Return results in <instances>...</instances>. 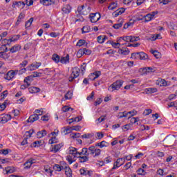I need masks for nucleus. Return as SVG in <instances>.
I'll return each mask as SVG.
<instances>
[{
    "label": "nucleus",
    "instance_id": "36",
    "mask_svg": "<svg viewBox=\"0 0 177 177\" xmlns=\"http://www.w3.org/2000/svg\"><path fill=\"white\" fill-rule=\"evenodd\" d=\"M65 175L66 177H73V171L69 167H66L65 169Z\"/></svg>",
    "mask_w": 177,
    "mask_h": 177
},
{
    "label": "nucleus",
    "instance_id": "48",
    "mask_svg": "<svg viewBox=\"0 0 177 177\" xmlns=\"http://www.w3.org/2000/svg\"><path fill=\"white\" fill-rule=\"evenodd\" d=\"M122 129L123 132H127V131H129L131 129V124H127L122 127Z\"/></svg>",
    "mask_w": 177,
    "mask_h": 177
},
{
    "label": "nucleus",
    "instance_id": "53",
    "mask_svg": "<svg viewBox=\"0 0 177 177\" xmlns=\"http://www.w3.org/2000/svg\"><path fill=\"white\" fill-rule=\"evenodd\" d=\"M12 114L14 115V118H17L19 115H20V111L17 109L12 110Z\"/></svg>",
    "mask_w": 177,
    "mask_h": 177
},
{
    "label": "nucleus",
    "instance_id": "24",
    "mask_svg": "<svg viewBox=\"0 0 177 177\" xmlns=\"http://www.w3.org/2000/svg\"><path fill=\"white\" fill-rule=\"evenodd\" d=\"M0 57L4 60H8L10 57V53H6V51L0 52Z\"/></svg>",
    "mask_w": 177,
    "mask_h": 177
},
{
    "label": "nucleus",
    "instance_id": "15",
    "mask_svg": "<svg viewBox=\"0 0 177 177\" xmlns=\"http://www.w3.org/2000/svg\"><path fill=\"white\" fill-rule=\"evenodd\" d=\"M100 75H102V72L96 71L88 75V80H90L91 81H95V80L99 78Z\"/></svg>",
    "mask_w": 177,
    "mask_h": 177
},
{
    "label": "nucleus",
    "instance_id": "55",
    "mask_svg": "<svg viewBox=\"0 0 177 177\" xmlns=\"http://www.w3.org/2000/svg\"><path fill=\"white\" fill-rule=\"evenodd\" d=\"M66 161H68V162H69L70 165H71L73 162H74V161H75L73 159V156L70 155L66 157Z\"/></svg>",
    "mask_w": 177,
    "mask_h": 177
},
{
    "label": "nucleus",
    "instance_id": "58",
    "mask_svg": "<svg viewBox=\"0 0 177 177\" xmlns=\"http://www.w3.org/2000/svg\"><path fill=\"white\" fill-rule=\"evenodd\" d=\"M90 30L89 26H84L82 29V34H86L87 32H89Z\"/></svg>",
    "mask_w": 177,
    "mask_h": 177
},
{
    "label": "nucleus",
    "instance_id": "33",
    "mask_svg": "<svg viewBox=\"0 0 177 177\" xmlns=\"http://www.w3.org/2000/svg\"><path fill=\"white\" fill-rule=\"evenodd\" d=\"M141 70L143 71L144 74H147V73L154 72V68L153 67H145V68H141Z\"/></svg>",
    "mask_w": 177,
    "mask_h": 177
},
{
    "label": "nucleus",
    "instance_id": "38",
    "mask_svg": "<svg viewBox=\"0 0 177 177\" xmlns=\"http://www.w3.org/2000/svg\"><path fill=\"white\" fill-rule=\"evenodd\" d=\"M150 52L156 59H160V57H161V53H160V52L158 50H151Z\"/></svg>",
    "mask_w": 177,
    "mask_h": 177
},
{
    "label": "nucleus",
    "instance_id": "27",
    "mask_svg": "<svg viewBox=\"0 0 177 177\" xmlns=\"http://www.w3.org/2000/svg\"><path fill=\"white\" fill-rule=\"evenodd\" d=\"M21 49V46L19 44H16L10 49V52L11 53H16V52H19Z\"/></svg>",
    "mask_w": 177,
    "mask_h": 177
},
{
    "label": "nucleus",
    "instance_id": "43",
    "mask_svg": "<svg viewBox=\"0 0 177 177\" xmlns=\"http://www.w3.org/2000/svg\"><path fill=\"white\" fill-rule=\"evenodd\" d=\"M2 46L6 48V45H10V40L9 39H4L1 41Z\"/></svg>",
    "mask_w": 177,
    "mask_h": 177
},
{
    "label": "nucleus",
    "instance_id": "50",
    "mask_svg": "<svg viewBox=\"0 0 177 177\" xmlns=\"http://www.w3.org/2000/svg\"><path fill=\"white\" fill-rule=\"evenodd\" d=\"M70 110L71 111H73V108H71L68 106H65L62 107V111H63V113H67V111H70Z\"/></svg>",
    "mask_w": 177,
    "mask_h": 177
},
{
    "label": "nucleus",
    "instance_id": "62",
    "mask_svg": "<svg viewBox=\"0 0 177 177\" xmlns=\"http://www.w3.org/2000/svg\"><path fill=\"white\" fill-rule=\"evenodd\" d=\"M85 42H86L85 40H84V39H80V40L77 41L76 46H82V45H85Z\"/></svg>",
    "mask_w": 177,
    "mask_h": 177
},
{
    "label": "nucleus",
    "instance_id": "56",
    "mask_svg": "<svg viewBox=\"0 0 177 177\" xmlns=\"http://www.w3.org/2000/svg\"><path fill=\"white\" fill-rule=\"evenodd\" d=\"M92 136H93V134H92V133L83 134L82 136V139H91V138H92Z\"/></svg>",
    "mask_w": 177,
    "mask_h": 177
},
{
    "label": "nucleus",
    "instance_id": "54",
    "mask_svg": "<svg viewBox=\"0 0 177 177\" xmlns=\"http://www.w3.org/2000/svg\"><path fill=\"white\" fill-rule=\"evenodd\" d=\"M84 48L80 49L78 50L77 53V57H82V56H84Z\"/></svg>",
    "mask_w": 177,
    "mask_h": 177
},
{
    "label": "nucleus",
    "instance_id": "61",
    "mask_svg": "<svg viewBox=\"0 0 177 177\" xmlns=\"http://www.w3.org/2000/svg\"><path fill=\"white\" fill-rule=\"evenodd\" d=\"M139 37L130 36V42H136V41H139Z\"/></svg>",
    "mask_w": 177,
    "mask_h": 177
},
{
    "label": "nucleus",
    "instance_id": "17",
    "mask_svg": "<svg viewBox=\"0 0 177 177\" xmlns=\"http://www.w3.org/2000/svg\"><path fill=\"white\" fill-rule=\"evenodd\" d=\"M40 3L44 6H50L55 4V0H40Z\"/></svg>",
    "mask_w": 177,
    "mask_h": 177
},
{
    "label": "nucleus",
    "instance_id": "3",
    "mask_svg": "<svg viewBox=\"0 0 177 177\" xmlns=\"http://www.w3.org/2000/svg\"><path fill=\"white\" fill-rule=\"evenodd\" d=\"M80 70L77 67L72 68L71 73L68 77V81L73 82L75 78H78V77H80Z\"/></svg>",
    "mask_w": 177,
    "mask_h": 177
},
{
    "label": "nucleus",
    "instance_id": "64",
    "mask_svg": "<svg viewBox=\"0 0 177 177\" xmlns=\"http://www.w3.org/2000/svg\"><path fill=\"white\" fill-rule=\"evenodd\" d=\"M139 121V118H131L130 119V122L131 124H136Z\"/></svg>",
    "mask_w": 177,
    "mask_h": 177
},
{
    "label": "nucleus",
    "instance_id": "14",
    "mask_svg": "<svg viewBox=\"0 0 177 177\" xmlns=\"http://www.w3.org/2000/svg\"><path fill=\"white\" fill-rule=\"evenodd\" d=\"M80 174L84 176L93 177V171L88 170L86 168H82L80 170Z\"/></svg>",
    "mask_w": 177,
    "mask_h": 177
},
{
    "label": "nucleus",
    "instance_id": "11",
    "mask_svg": "<svg viewBox=\"0 0 177 177\" xmlns=\"http://www.w3.org/2000/svg\"><path fill=\"white\" fill-rule=\"evenodd\" d=\"M15 75H17V71L11 70L6 74V75L4 76V78L7 81H10V80H13V78H15Z\"/></svg>",
    "mask_w": 177,
    "mask_h": 177
},
{
    "label": "nucleus",
    "instance_id": "45",
    "mask_svg": "<svg viewBox=\"0 0 177 177\" xmlns=\"http://www.w3.org/2000/svg\"><path fill=\"white\" fill-rule=\"evenodd\" d=\"M17 72V74H19V75H21L24 73H26V71H27V67L26 68H22L20 70H15Z\"/></svg>",
    "mask_w": 177,
    "mask_h": 177
},
{
    "label": "nucleus",
    "instance_id": "4",
    "mask_svg": "<svg viewBox=\"0 0 177 177\" xmlns=\"http://www.w3.org/2000/svg\"><path fill=\"white\" fill-rule=\"evenodd\" d=\"M132 59H140V60H147L149 56L145 52L133 53L131 54Z\"/></svg>",
    "mask_w": 177,
    "mask_h": 177
},
{
    "label": "nucleus",
    "instance_id": "25",
    "mask_svg": "<svg viewBox=\"0 0 177 177\" xmlns=\"http://www.w3.org/2000/svg\"><path fill=\"white\" fill-rule=\"evenodd\" d=\"M107 39L108 37L106 35H100L97 37V41L98 44H104Z\"/></svg>",
    "mask_w": 177,
    "mask_h": 177
},
{
    "label": "nucleus",
    "instance_id": "26",
    "mask_svg": "<svg viewBox=\"0 0 177 177\" xmlns=\"http://www.w3.org/2000/svg\"><path fill=\"white\" fill-rule=\"evenodd\" d=\"M77 158H79L80 162H86L89 161V156L84 155H80Z\"/></svg>",
    "mask_w": 177,
    "mask_h": 177
},
{
    "label": "nucleus",
    "instance_id": "6",
    "mask_svg": "<svg viewBox=\"0 0 177 177\" xmlns=\"http://www.w3.org/2000/svg\"><path fill=\"white\" fill-rule=\"evenodd\" d=\"M158 12L153 11L151 13L147 14L145 16L142 17V20H144L145 23H149V21H151L154 19V16L158 15Z\"/></svg>",
    "mask_w": 177,
    "mask_h": 177
},
{
    "label": "nucleus",
    "instance_id": "31",
    "mask_svg": "<svg viewBox=\"0 0 177 177\" xmlns=\"http://www.w3.org/2000/svg\"><path fill=\"white\" fill-rule=\"evenodd\" d=\"M28 91L30 93H38L39 92H41V88L35 86H32L28 88Z\"/></svg>",
    "mask_w": 177,
    "mask_h": 177
},
{
    "label": "nucleus",
    "instance_id": "39",
    "mask_svg": "<svg viewBox=\"0 0 177 177\" xmlns=\"http://www.w3.org/2000/svg\"><path fill=\"white\" fill-rule=\"evenodd\" d=\"M71 97H73V93L68 91L67 93L65 94L64 98L62 99V101L70 100Z\"/></svg>",
    "mask_w": 177,
    "mask_h": 177
},
{
    "label": "nucleus",
    "instance_id": "57",
    "mask_svg": "<svg viewBox=\"0 0 177 177\" xmlns=\"http://www.w3.org/2000/svg\"><path fill=\"white\" fill-rule=\"evenodd\" d=\"M111 44L112 45L113 48H118L121 47V44L118 42L115 43L114 41H111Z\"/></svg>",
    "mask_w": 177,
    "mask_h": 177
},
{
    "label": "nucleus",
    "instance_id": "35",
    "mask_svg": "<svg viewBox=\"0 0 177 177\" xmlns=\"http://www.w3.org/2000/svg\"><path fill=\"white\" fill-rule=\"evenodd\" d=\"M45 113H46V111L44 108L35 110V113L37 114L38 117H39V115H42V114H45Z\"/></svg>",
    "mask_w": 177,
    "mask_h": 177
},
{
    "label": "nucleus",
    "instance_id": "42",
    "mask_svg": "<svg viewBox=\"0 0 177 177\" xmlns=\"http://www.w3.org/2000/svg\"><path fill=\"white\" fill-rule=\"evenodd\" d=\"M146 92L148 93H156L157 92V88L149 87L146 88Z\"/></svg>",
    "mask_w": 177,
    "mask_h": 177
},
{
    "label": "nucleus",
    "instance_id": "8",
    "mask_svg": "<svg viewBox=\"0 0 177 177\" xmlns=\"http://www.w3.org/2000/svg\"><path fill=\"white\" fill-rule=\"evenodd\" d=\"M100 17H102V16L99 12L91 13L89 15L90 21L92 23H97V21L100 20Z\"/></svg>",
    "mask_w": 177,
    "mask_h": 177
},
{
    "label": "nucleus",
    "instance_id": "51",
    "mask_svg": "<svg viewBox=\"0 0 177 177\" xmlns=\"http://www.w3.org/2000/svg\"><path fill=\"white\" fill-rule=\"evenodd\" d=\"M53 169H55V171H57V172H60V171H62L63 167H61L60 165H55L53 166Z\"/></svg>",
    "mask_w": 177,
    "mask_h": 177
},
{
    "label": "nucleus",
    "instance_id": "37",
    "mask_svg": "<svg viewBox=\"0 0 177 177\" xmlns=\"http://www.w3.org/2000/svg\"><path fill=\"white\" fill-rule=\"evenodd\" d=\"M46 133H47V132L46 131V130H42L41 131L37 132V137L39 139H41V138H44V136H46Z\"/></svg>",
    "mask_w": 177,
    "mask_h": 177
},
{
    "label": "nucleus",
    "instance_id": "21",
    "mask_svg": "<svg viewBox=\"0 0 177 177\" xmlns=\"http://www.w3.org/2000/svg\"><path fill=\"white\" fill-rule=\"evenodd\" d=\"M38 120H39V116H38V114L35 113L29 117L28 122H35V121H38Z\"/></svg>",
    "mask_w": 177,
    "mask_h": 177
},
{
    "label": "nucleus",
    "instance_id": "44",
    "mask_svg": "<svg viewBox=\"0 0 177 177\" xmlns=\"http://www.w3.org/2000/svg\"><path fill=\"white\" fill-rule=\"evenodd\" d=\"M128 114V118H131V117H133L135 115H136V114H138V112L136 110H133L131 111L127 112Z\"/></svg>",
    "mask_w": 177,
    "mask_h": 177
},
{
    "label": "nucleus",
    "instance_id": "7",
    "mask_svg": "<svg viewBox=\"0 0 177 177\" xmlns=\"http://www.w3.org/2000/svg\"><path fill=\"white\" fill-rule=\"evenodd\" d=\"M42 66V63L35 62L27 66L28 71H35V70H38L39 67Z\"/></svg>",
    "mask_w": 177,
    "mask_h": 177
},
{
    "label": "nucleus",
    "instance_id": "46",
    "mask_svg": "<svg viewBox=\"0 0 177 177\" xmlns=\"http://www.w3.org/2000/svg\"><path fill=\"white\" fill-rule=\"evenodd\" d=\"M118 5V4L117 3V2H113L108 7V9H109V10H114V9H115L117 8Z\"/></svg>",
    "mask_w": 177,
    "mask_h": 177
},
{
    "label": "nucleus",
    "instance_id": "18",
    "mask_svg": "<svg viewBox=\"0 0 177 177\" xmlns=\"http://www.w3.org/2000/svg\"><path fill=\"white\" fill-rule=\"evenodd\" d=\"M89 154H90L89 148L84 147L81 149V151L79 150V157L80 156H89Z\"/></svg>",
    "mask_w": 177,
    "mask_h": 177
},
{
    "label": "nucleus",
    "instance_id": "52",
    "mask_svg": "<svg viewBox=\"0 0 177 177\" xmlns=\"http://www.w3.org/2000/svg\"><path fill=\"white\" fill-rule=\"evenodd\" d=\"M58 135H59V130L55 129V130H54V131L51 132L50 134H49V138L56 137Z\"/></svg>",
    "mask_w": 177,
    "mask_h": 177
},
{
    "label": "nucleus",
    "instance_id": "28",
    "mask_svg": "<svg viewBox=\"0 0 177 177\" xmlns=\"http://www.w3.org/2000/svg\"><path fill=\"white\" fill-rule=\"evenodd\" d=\"M10 43L12 44V42H17V41H19L20 39V35H14L12 36H10L9 38Z\"/></svg>",
    "mask_w": 177,
    "mask_h": 177
},
{
    "label": "nucleus",
    "instance_id": "60",
    "mask_svg": "<svg viewBox=\"0 0 177 177\" xmlns=\"http://www.w3.org/2000/svg\"><path fill=\"white\" fill-rule=\"evenodd\" d=\"M137 174L138 175H146V171H145V169H142V168H140L137 170Z\"/></svg>",
    "mask_w": 177,
    "mask_h": 177
},
{
    "label": "nucleus",
    "instance_id": "30",
    "mask_svg": "<svg viewBox=\"0 0 177 177\" xmlns=\"http://www.w3.org/2000/svg\"><path fill=\"white\" fill-rule=\"evenodd\" d=\"M62 10L63 13H65L66 15H67L71 12V6L66 5L62 8Z\"/></svg>",
    "mask_w": 177,
    "mask_h": 177
},
{
    "label": "nucleus",
    "instance_id": "22",
    "mask_svg": "<svg viewBox=\"0 0 177 177\" xmlns=\"http://www.w3.org/2000/svg\"><path fill=\"white\" fill-rule=\"evenodd\" d=\"M26 6V3L23 1H14L12 3V8H24Z\"/></svg>",
    "mask_w": 177,
    "mask_h": 177
},
{
    "label": "nucleus",
    "instance_id": "41",
    "mask_svg": "<svg viewBox=\"0 0 177 177\" xmlns=\"http://www.w3.org/2000/svg\"><path fill=\"white\" fill-rule=\"evenodd\" d=\"M117 117H118V118H125L128 117V113L127 111L120 112L118 114Z\"/></svg>",
    "mask_w": 177,
    "mask_h": 177
},
{
    "label": "nucleus",
    "instance_id": "49",
    "mask_svg": "<svg viewBox=\"0 0 177 177\" xmlns=\"http://www.w3.org/2000/svg\"><path fill=\"white\" fill-rule=\"evenodd\" d=\"M51 138L49 140L48 143L50 145H53L55 143H57V138L56 137H50Z\"/></svg>",
    "mask_w": 177,
    "mask_h": 177
},
{
    "label": "nucleus",
    "instance_id": "16",
    "mask_svg": "<svg viewBox=\"0 0 177 177\" xmlns=\"http://www.w3.org/2000/svg\"><path fill=\"white\" fill-rule=\"evenodd\" d=\"M59 63L62 64H70V55L66 54L65 57H61Z\"/></svg>",
    "mask_w": 177,
    "mask_h": 177
},
{
    "label": "nucleus",
    "instance_id": "13",
    "mask_svg": "<svg viewBox=\"0 0 177 177\" xmlns=\"http://www.w3.org/2000/svg\"><path fill=\"white\" fill-rule=\"evenodd\" d=\"M12 120V115L10 114H1L0 115V124H6L8 121Z\"/></svg>",
    "mask_w": 177,
    "mask_h": 177
},
{
    "label": "nucleus",
    "instance_id": "40",
    "mask_svg": "<svg viewBox=\"0 0 177 177\" xmlns=\"http://www.w3.org/2000/svg\"><path fill=\"white\" fill-rule=\"evenodd\" d=\"M95 146L100 147V149H103V147H107V142L106 141H102L97 143Z\"/></svg>",
    "mask_w": 177,
    "mask_h": 177
},
{
    "label": "nucleus",
    "instance_id": "2",
    "mask_svg": "<svg viewBox=\"0 0 177 177\" xmlns=\"http://www.w3.org/2000/svg\"><path fill=\"white\" fill-rule=\"evenodd\" d=\"M88 153L94 158L99 157L102 154V149L97 148L96 145H91L88 147Z\"/></svg>",
    "mask_w": 177,
    "mask_h": 177
},
{
    "label": "nucleus",
    "instance_id": "32",
    "mask_svg": "<svg viewBox=\"0 0 177 177\" xmlns=\"http://www.w3.org/2000/svg\"><path fill=\"white\" fill-rule=\"evenodd\" d=\"M156 84H157V85H159L160 86H167V81H165V80L159 78L156 81Z\"/></svg>",
    "mask_w": 177,
    "mask_h": 177
},
{
    "label": "nucleus",
    "instance_id": "12",
    "mask_svg": "<svg viewBox=\"0 0 177 177\" xmlns=\"http://www.w3.org/2000/svg\"><path fill=\"white\" fill-rule=\"evenodd\" d=\"M125 164V158H120L117 159V160L113 164V167L112 169H117V168H120L121 165H124Z\"/></svg>",
    "mask_w": 177,
    "mask_h": 177
},
{
    "label": "nucleus",
    "instance_id": "59",
    "mask_svg": "<svg viewBox=\"0 0 177 177\" xmlns=\"http://www.w3.org/2000/svg\"><path fill=\"white\" fill-rule=\"evenodd\" d=\"M113 161V158H111L110 156L106 157L104 159V162L105 164H110V162H111Z\"/></svg>",
    "mask_w": 177,
    "mask_h": 177
},
{
    "label": "nucleus",
    "instance_id": "19",
    "mask_svg": "<svg viewBox=\"0 0 177 177\" xmlns=\"http://www.w3.org/2000/svg\"><path fill=\"white\" fill-rule=\"evenodd\" d=\"M32 81H34V76L30 75V76H27L26 77H25L24 82L25 84H27L28 86H30L31 85V82H32Z\"/></svg>",
    "mask_w": 177,
    "mask_h": 177
},
{
    "label": "nucleus",
    "instance_id": "10",
    "mask_svg": "<svg viewBox=\"0 0 177 177\" xmlns=\"http://www.w3.org/2000/svg\"><path fill=\"white\" fill-rule=\"evenodd\" d=\"M34 129H30L25 133V136L26 138L21 142V146H26V145H27V139H30V138L32 136V133H34Z\"/></svg>",
    "mask_w": 177,
    "mask_h": 177
},
{
    "label": "nucleus",
    "instance_id": "20",
    "mask_svg": "<svg viewBox=\"0 0 177 177\" xmlns=\"http://www.w3.org/2000/svg\"><path fill=\"white\" fill-rule=\"evenodd\" d=\"M125 12L124 8H120L113 13V17H118V16L122 15Z\"/></svg>",
    "mask_w": 177,
    "mask_h": 177
},
{
    "label": "nucleus",
    "instance_id": "5",
    "mask_svg": "<svg viewBox=\"0 0 177 177\" xmlns=\"http://www.w3.org/2000/svg\"><path fill=\"white\" fill-rule=\"evenodd\" d=\"M77 12L80 15H83L84 16H86V15H88V13L91 12V7L85 6H79L77 8Z\"/></svg>",
    "mask_w": 177,
    "mask_h": 177
},
{
    "label": "nucleus",
    "instance_id": "9",
    "mask_svg": "<svg viewBox=\"0 0 177 177\" xmlns=\"http://www.w3.org/2000/svg\"><path fill=\"white\" fill-rule=\"evenodd\" d=\"M68 154H71V156H73L74 158H77V157H79L80 149L73 147H70L68 149Z\"/></svg>",
    "mask_w": 177,
    "mask_h": 177
},
{
    "label": "nucleus",
    "instance_id": "47",
    "mask_svg": "<svg viewBox=\"0 0 177 177\" xmlns=\"http://www.w3.org/2000/svg\"><path fill=\"white\" fill-rule=\"evenodd\" d=\"M32 21H34V18L32 17L28 21H27V22L25 24V27L26 28L31 27V24H32Z\"/></svg>",
    "mask_w": 177,
    "mask_h": 177
},
{
    "label": "nucleus",
    "instance_id": "29",
    "mask_svg": "<svg viewBox=\"0 0 177 177\" xmlns=\"http://www.w3.org/2000/svg\"><path fill=\"white\" fill-rule=\"evenodd\" d=\"M118 53L120 55H124V56H127V55H129V49L127 48H122L118 50Z\"/></svg>",
    "mask_w": 177,
    "mask_h": 177
},
{
    "label": "nucleus",
    "instance_id": "1",
    "mask_svg": "<svg viewBox=\"0 0 177 177\" xmlns=\"http://www.w3.org/2000/svg\"><path fill=\"white\" fill-rule=\"evenodd\" d=\"M124 84V81L122 80H117L116 82H113L108 87V91L109 92H114V91H119L121 88Z\"/></svg>",
    "mask_w": 177,
    "mask_h": 177
},
{
    "label": "nucleus",
    "instance_id": "63",
    "mask_svg": "<svg viewBox=\"0 0 177 177\" xmlns=\"http://www.w3.org/2000/svg\"><path fill=\"white\" fill-rule=\"evenodd\" d=\"M28 64V61L24 60L21 64H19V68H21L23 67H26Z\"/></svg>",
    "mask_w": 177,
    "mask_h": 177
},
{
    "label": "nucleus",
    "instance_id": "34",
    "mask_svg": "<svg viewBox=\"0 0 177 177\" xmlns=\"http://www.w3.org/2000/svg\"><path fill=\"white\" fill-rule=\"evenodd\" d=\"M60 56L57 54H53L52 55V60L54 61L55 63H60Z\"/></svg>",
    "mask_w": 177,
    "mask_h": 177
},
{
    "label": "nucleus",
    "instance_id": "23",
    "mask_svg": "<svg viewBox=\"0 0 177 177\" xmlns=\"http://www.w3.org/2000/svg\"><path fill=\"white\" fill-rule=\"evenodd\" d=\"M63 146H64L63 143L55 145L52 148L51 151H53V153H57V151H59V150H60L62 147H63Z\"/></svg>",
    "mask_w": 177,
    "mask_h": 177
}]
</instances>
